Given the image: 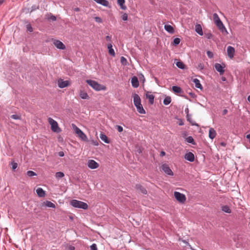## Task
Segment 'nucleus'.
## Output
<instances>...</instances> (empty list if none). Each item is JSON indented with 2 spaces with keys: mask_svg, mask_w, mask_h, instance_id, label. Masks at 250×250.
Instances as JSON below:
<instances>
[{
  "mask_svg": "<svg viewBox=\"0 0 250 250\" xmlns=\"http://www.w3.org/2000/svg\"><path fill=\"white\" fill-rule=\"evenodd\" d=\"M90 250H97V247L96 244H93L91 246H90Z\"/></svg>",
  "mask_w": 250,
  "mask_h": 250,
  "instance_id": "nucleus-39",
  "label": "nucleus"
},
{
  "mask_svg": "<svg viewBox=\"0 0 250 250\" xmlns=\"http://www.w3.org/2000/svg\"><path fill=\"white\" fill-rule=\"evenodd\" d=\"M162 170L167 175L172 176L173 173L167 164H164L162 166Z\"/></svg>",
  "mask_w": 250,
  "mask_h": 250,
  "instance_id": "nucleus-9",
  "label": "nucleus"
},
{
  "mask_svg": "<svg viewBox=\"0 0 250 250\" xmlns=\"http://www.w3.org/2000/svg\"><path fill=\"white\" fill-rule=\"evenodd\" d=\"M58 155L60 157H63L64 155V152L63 151H60L58 153Z\"/></svg>",
  "mask_w": 250,
  "mask_h": 250,
  "instance_id": "nucleus-48",
  "label": "nucleus"
},
{
  "mask_svg": "<svg viewBox=\"0 0 250 250\" xmlns=\"http://www.w3.org/2000/svg\"><path fill=\"white\" fill-rule=\"evenodd\" d=\"M72 127L77 136L83 141H88V138L86 135L75 124H72Z\"/></svg>",
  "mask_w": 250,
  "mask_h": 250,
  "instance_id": "nucleus-3",
  "label": "nucleus"
},
{
  "mask_svg": "<svg viewBox=\"0 0 250 250\" xmlns=\"http://www.w3.org/2000/svg\"><path fill=\"white\" fill-rule=\"evenodd\" d=\"M146 98L149 100V102L151 104H153L154 103V96L152 94H149L148 93L146 94Z\"/></svg>",
  "mask_w": 250,
  "mask_h": 250,
  "instance_id": "nucleus-24",
  "label": "nucleus"
},
{
  "mask_svg": "<svg viewBox=\"0 0 250 250\" xmlns=\"http://www.w3.org/2000/svg\"><path fill=\"white\" fill-rule=\"evenodd\" d=\"M17 167V164L16 163H13L12 164V168L13 169H15Z\"/></svg>",
  "mask_w": 250,
  "mask_h": 250,
  "instance_id": "nucleus-47",
  "label": "nucleus"
},
{
  "mask_svg": "<svg viewBox=\"0 0 250 250\" xmlns=\"http://www.w3.org/2000/svg\"><path fill=\"white\" fill-rule=\"evenodd\" d=\"M87 166L91 169H95L99 167V165L93 160H89L87 162Z\"/></svg>",
  "mask_w": 250,
  "mask_h": 250,
  "instance_id": "nucleus-10",
  "label": "nucleus"
},
{
  "mask_svg": "<svg viewBox=\"0 0 250 250\" xmlns=\"http://www.w3.org/2000/svg\"><path fill=\"white\" fill-rule=\"evenodd\" d=\"M235 49L234 47L229 46L227 48V54L229 58L232 59L234 57Z\"/></svg>",
  "mask_w": 250,
  "mask_h": 250,
  "instance_id": "nucleus-12",
  "label": "nucleus"
},
{
  "mask_svg": "<svg viewBox=\"0 0 250 250\" xmlns=\"http://www.w3.org/2000/svg\"><path fill=\"white\" fill-rule=\"evenodd\" d=\"M70 204L74 208H83V209H86L88 208V205L86 203L77 200H72L70 202Z\"/></svg>",
  "mask_w": 250,
  "mask_h": 250,
  "instance_id": "nucleus-4",
  "label": "nucleus"
},
{
  "mask_svg": "<svg viewBox=\"0 0 250 250\" xmlns=\"http://www.w3.org/2000/svg\"><path fill=\"white\" fill-rule=\"evenodd\" d=\"M207 54L209 58H212L213 57V53L210 51H208Z\"/></svg>",
  "mask_w": 250,
  "mask_h": 250,
  "instance_id": "nucleus-38",
  "label": "nucleus"
},
{
  "mask_svg": "<svg viewBox=\"0 0 250 250\" xmlns=\"http://www.w3.org/2000/svg\"><path fill=\"white\" fill-rule=\"evenodd\" d=\"M50 19L51 20L53 21H56V17H55V16H51L50 17Z\"/></svg>",
  "mask_w": 250,
  "mask_h": 250,
  "instance_id": "nucleus-51",
  "label": "nucleus"
},
{
  "mask_svg": "<svg viewBox=\"0 0 250 250\" xmlns=\"http://www.w3.org/2000/svg\"><path fill=\"white\" fill-rule=\"evenodd\" d=\"M96 21L98 22H101L102 21V19L99 17H96L95 18Z\"/></svg>",
  "mask_w": 250,
  "mask_h": 250,
  "instance_id": "nucleus-46",
  "label": "nucleus"
},
{
  "mask_svg": "<svg viewBox=\"0 0 250 250\" xmlns=\"http://www.w3.org/2000/svg\"><path fill=\"white\" fill-rule=\"evenodd\" d=\"M183 125V124H182V123H180V125Z\"/></svg>",
  "mask_w": 250,
  "mask_h": 250,
  "instance_id": "nucleus-62",
  "label": "nucleus"
},
{
  "mask_svg": "<svg viewBox=\"0 0 250 250\" xmlns=\"http://www.w3.org/2000/svg\"><path fill=\"white\" fill-rule=\"evenodd\" d=\"M68 250H75V247L74 246H69L68 247Z\"/></svg>",
  "mask_w": 250,
  "mask_h": 250,
  "instance_id": "nucleus-49",
  "label": "nucleus"
},
{
  "mask_svg": "<svg viewBox=\"0 0 250 250\" xmlns=\"http://www.w3.org/2000/svg\"><path fill=\"white\" fill-rule=\"evenodd\" d=\"M100 137L102 141H103L105 143H107V144L109 143V141L108 140L105 134L101 133L100 134Z\"/></svg>",
  "mask_w": 250,
  "mask_h": 250,
  "instance_id": "nucleus-27",
  "label": "nucleus"
},
{
  "mask_svg": "<svg viewBox=\"0 0 250 250\" xmlns=\"http://www.w3.org/2000/svg\"><path fill=\"white\" fill-rule=\"evenodd\" d=\"M125 2V0H117L118 4L120 6L121 8L123 10H125L126 8V7L124 5Z\"/></svg>",
  "mask_w": 250,
  "mask_h": 250,
  "instance_id": "nucleus-25",
  "label": "nucleus"
},
{
  "mask_svg": "<svg viewBox=\"0 0 250 250\" xmlns=\"http://www.w3.org/2000/svg\"><path fill=\"white\" fill-rule=\"evenodd\" d=\"M164 28L169 33L173 34L174 32V28L170 25H165Z\"/></svg>",
  "mask_w": 250,
  "mask_h": 250,
  "instance_id": "nucleus-22",
  "label": "nucleus"
},
{
  "mask_svg": "<svg viewBox=\"0 0 250 250\" xmlns=\"http://www.w3.org/2000/svg\"><path fill=\"white\" fill-rule=\"evenodd\" d=\"M121 62L123 63V64H124L125 63V62H126V59L124 57H122L121 58Z\"/></svg>",
  "mask_w": 250,
  "mask_h": 250,
  "instance_id": "nucleus-45",
  "label": "nucleus"
},
{
  "mask_svg": "<svg viewBox=\"0 0 250 250\" xmlns=\"http://www.w3.org/2000/svg\"><path fill=\"white\" fill-rule=\"evenodd\" d=\"M49 124L51 125V130L55 132H59L61 129L58 126L57 122L52 118L49 117L48 119Z\"/></svg>",
  "mask_w": 250,
  "mask_h": 250,
  "instance_id": "nucleus-5",
  "label": "nucleus"
},
{
  "mask_svg": "<svg viewBox=\"0 0 250 250\" xmlns=\"http://www.w3.org/2000/svg\"><path fill=\"white\" fill-rule=\"evenodd\" d=\"M181 40L178 38H176L174 39L173 42V45L174 46L177 45L180 42Z\"/></svg>",
  "mask_w": 250,
  "mask_h": 250,
  "instance_id": "nucleus-35",
  "label": "nucleus"
},
{
  "mask_svg": "<svg viewBox=\"0 0 250 250\" xmlns=\"http://www.w3.org/2000/svg\"><path fill=\"white\" fill-rule=\"evenodd\" d=\"M86 82L95 90L100 91L104 90L106 89V87L105 86L100 84L95 81L87 80L86 81Z\"/></svg>",
  "mask_w": 250,
  "mask_h": 250,
  "instance_id": "nucleus-2",
  "label": "nucleus"
},
{
  "mask_svg": "<svg viewBox=\"0 0 250 250\" xmlns=\"http://www.w3.org/2000/svg\"><path fill=\"white\" fill-rule=\"evenodd\" d=\"M187 117L188 120L189 121V117H190V116H189V114H188L187 115Z\"/></svg>",
  "mask_w": 250,
  "mask_h": 250,
  "instance_id": "nucleus-58",
  "label": "nucleus"
},
{
  "mask_svg": "<svg viewBox=\"0 0 250 250\" xmlns=\"http://www.w3.org/2000/svg\"><path fill=\"white\" fill-rule=\"evenodd\" d=\"M54 45L58 49L64 50L65 49V46L64 44L61 41L59 40H55L54 42Z\"/></svg>",
  "mask_w": 250,
  "mask_h": 250,
  "instance_id": "nucleus-11",
  "label": "nucleus"
},
{
  "mask_svg": "<svg viewBox=\"0 0 250 250\" xmlns=\"http://www.w3.org/2000/svg\"><path fill=\"white\" fill-rule=\"evenodd\" d=\"M197 68L200 70H202L204 69V65L202 63H199L198 65Z\"/></svg>",
  "mask_w": 250,
  "mask_h": 250,
  "instance_id": "nucleus-43",
  "label": "nucleus"
},
{
  "mask_svg": "<svg viewBox=\"0 0 250 250\" xmlns=\"http://www.w3.org/2000/svg\"><path fill=\"white\" fill-rule=\"evenodd\" d=\"M220 145H221V146H226V144L225 142H221L220 143Z\"/></svg>",
  "mask_w": 250,
  "mask_h": 250,
  "instance_id": "nucleus-55",
  "label": "nucleus"
},
{
  "mask_svg": "<svg viewBox=\"0 0 250 250\" xmlns=\"http://www.w3.org/2000/svg\"><path fill=\"white\" fill-rule=\"evenodd\" d=\"M214 68L217 71L220 75H223L225 72V67L226 65L225 63L220 64L218 63H216L214 65Z\"/></svg>",
  "mask_w": 250,
  "mask_h": 250,
  "instance_id": "nucleus-7",
  "label": "nucleus"
},
{
  "mask_svg": "<svg viewBox=\"0 0 250 250\" xmlns=\"http://www.w3.org/2000/svg\"><path fill=\"white\" fill-rule=\"evenodd\" d=\"M228 113V110L225 109L223 111V114L225 115Z\"/></svg>",
  "mask_w": 250,
  "mask_h": 250,
  "instance_id": "nucleus-53",
  "label": "nucleus"
},
{
  "mask_svg": "<svg viewBox=\"0 0 250 250\" xmlns=\"http://www.w3.org/2000/svg\"><path fill=\"white\" fill-rule=\"evenodd\" d=\"M64 174L63 172H57L56 173V175H55V176L57 178H62L63 177H64Z\"/></svg>",
  "mask_w": 250,
  "mask_h": 250,
  "instance_id": "nucleus-34",
  "label": "nucleus"
},
{
  "mask_svg": "<svg viewBox=\"0 0 250 250\" xmlns=\"http://www.w3.org/2000/svg\"><path fill=\"white\" fill-rule=\"evenodd\" d=\"M215 24L221 32H225L226 33H228V31L221 21L218 22L216 23Z\"/></svg>",
  "mask_w": 250,
  "mask_h": 250,
  "instance_id": "nucleus-15",
  "label": "nucleus"
},
{
  "mask_svg": "<svg viewBox=\"0 0 250 250\" xmlns=\"http://www.w3.org/2000/svg\"><path fill=\"white\" fill-rule=\"evenodd\" d=\"M165 154H166L165 152L163 151H161L160 153V156H164L165 155Z\"/></svg>",
  "mask_w": 250,
  "mask_h": 250,
  "instance_id": "nucleus-54",
  "label": "nucleus"
},
{
  "mask_svg": "<svg viewBox=\"0 0 250 250\" xmlns=\"http://www.w3.org/2000/svg\"><path fill=\"white\" fill-rule=\"evenodd\" d=\"M193 82L194 83L195 87L200 89H202V86L200 83V81L195 78L193 80Z\"/></svg>",
  "mask_w": 250,
  "mask_h": 250,
  "instance_id": "nucleus-23",
  "label": "nucleus"
},
{
  "mask_svg": "<svg viewBox=\"0 0 250 250\" xmlns=\"http://www.w3.org/2000/svg\"><path fill=\"white\" fill-rule=\"evenodd\" d=\"M172 89V91L175 93H180L182 91L181 88L177 86H173Z\"/></svg>",
  "mask_w": 250,
  "mask_h": 250,
  "instance_id": "nucleus-26",
  "label": "nucleus"
},
{
  "mask_svg": "<svg viewBox=\"0 0 250 250\" xmlns=\"http://www.w3.org/2000/svg\"><path fill=\"white\" fill-rule=\"evenodd\" d=\"M174 196L176 200L180 203L184 204L186 201V197L185 194L178 191L174 192Z\"/></svg>",
  "mask_w": 250,
  "mask_h": 250,
  "instance_id": "nucleus-6",
  "label": "nucleus"
},
{
  "mask_svg": "<svg viewBox=\"0 0 250 250\" xmlns=\"http://www.w3.org/2000/svg\"><path fill=\"white\" fill-rule=\"evenodd\" d=\"M57 84L60 88H63L69 86L70 84V82L69 81H63L62 79L58 80Z\"/></svg>",
  "mask_w": 250,
  "mask_h": 250,
  "instance_id": "nucleus-8",
  "label": "nucleus"
},
{
  "mask_svg": "<svg viewBox=\"0 0 250 250\" xmlns=\"http://www.w3.org/2000/svg\"><path fill=\"white\" fill-rule=\"evenodd\" d=\"M171 99L170 97L167 96L164 100L163 103L165 105H168L171 103Z\"/></svg>",
  "mask_w": 250,
  "mask_h": 250,
  "instance_id": "nucleus-29",
  "label": "nucleus"
},
{
  "mask_svg": "<svg viewBox=\"0 0 250 250\" xmlns=\"http://www.w3.org/2000/svg\"><path fill=\"white\" fill-rule=\"evenodd\" d=\"M135 188L137 191L139 193H141L144 194H146L147 193V191L146 188L140 184L136 185Z\"/></svg>",
  "mask_w": 250,
  "mask_h": 250,
  "instance_id": "nucleus-13",
  "label": "nucleus"
},
{
  "mask_svg": "<svg viewBox=\"0 0 250 250\" xmlns=\"http://www.w3.org/2000/svg\"><path fill=\"white\" fill-rule=\"evenodd\" d=\"M36 193L40 197H43L45 195V191L41 188H39L36 189Z\"/></svg>",
  "mask_w": 250,
  "mask_h": 250,
  "instance_id": "nucleus-17",
  "label": "nucleus"
},
{
  "mask_svg": "<svg viewBox=\"0 0 250 250\" xmlns=\"http://www.w3.org/2000/svg\"><path fill=\"white\" fill-rule=\"evenodd\" d=\"M216 135V131L213 128H210L209 130L208 136L211 139H213Z\"/></svg>",
  "mask_w": 250,
  "mask_h": 250,
  "instance_id": "nucleus-18",
  "label": "nucleus"
},
{
  "mask_svg": "<svg viewBox=\"0 0 250 250\" xmlns=\"http://www.w3.org/2000/svg\"><path fill=\"white\" fill-rule=\"evenodd\" d=\"M112 37L111 36L107 35L105 37V40L107 42H110L111 40Z\"/></svg>",
  "mask_w": 250,
  "mask_h": 250,
  "instance_id": "nucleus-44",
  "label": "nucleus"
},
{
  "mask_svg": "<svg viewBox=\"0 0 250 250\" xmlns=\"http://www.w3.org/2000/svg\"><path fill=\"white\" fill-rule=\"evenodd\" d=\"M131 84L134 88H137L139 86V83L138 78L136 76H134L131 79Z\"/></svg>",
  "mask_w": 250,
  "mask_h": 250,
  "instance_id": "nucleus-16",
  "label": "nucleus"
},
{
  "mask_svg": "<svg viewBox=\"0 0 250 250\" xmlns=\"http://www.w3.org/2000/svg\"><path fill=\"white\" fill-rule=\"evenodd\" d=\"M92 144L94 145V146H98L99 144H98V142L97 141H92Z\"/></svg>",
  "mask_w": 250,
  "mask_h": 250,
  "instance_id": "nucleus-52",
  "label": "nucleus"
},
{
  "mask_svg": "<svg viewBox=\"0 0 250 250\" xmlns=\"http://www.w3.org/2000/svg\"><path fill=\"white\" fill-rule=\"evenodd\" d=\"M74 10L76 12H79L80 10V8L78 7L75 8Z\"/></svg>",
  "mask_w": 250,
  "mask_h": 250,
  "instance_id": "nucleus-56",
  "label": "nucleus"
},
{
  "mask_svg": "<svg viewBox=\"0 0 250 250\" xmlns=\"http://www.w3.org/2000/svg\"><path fill=\"white\" fill-rule=\"evenodd\" d=\"M225 80H226L225 78H223V80L225 81Z\"/></svg>",
  "mask_w": 250,
  "mask_h": 250,
  "instance_id": "nucleus-60",
  "label": "nucleus"
},
{
  "mask_svg": "<svg viewBox=\"0 0 250 250\" xmlns=\"http://www.w3.org/2000/svg\"><path fill=\"white\" fill-rule=\"evenodd\" d=\"M188 112H189L188 108H187L185 109V112L188 114Z\"/></svg>",
  "mask_w": 250,
  "mask_h": 250,
  "instance_id": "nucleus-57",
  "label": "nucleus"
},
{
  "mask_svg": "<svg viewBox=\"0 0 250 250\" xmlns=\"http://www.w3.org/2000/svg\"><path fill=\"white\" fill-rule=\"evenodd\" d=\"M246 138L248 139V142L250 143V134H247Z\"/></svg>",
  "mask_w": 250,
  "mask_h": 250,
  "instance_id": "nucleus-50",
  "label": "nucleus"
},
{
  "mask_svg": "<svg viewBox=\"0 0 250 250\" xmlns=\"http://www.w3.org/2000/svg\"><path fill=\"white\" fill-rule=\"evenodd\" d=\"M26 28H27V30L28 31H29V32H32L33 31V28L31 27L30 24H27L26 25Z\"/></svg>",
  "mask_w": 250,
  "mask_h": 250,
  "instance_id": "nucleus-41",
  "label": "nucleus"
},
{
  "mask_svg": "<svg viewBox=\"0 0 250 250\" xmlns=\"http://www.w3.org/2000/svg\"><path fill=\"white\" fill-rule=\"evenodd\" d=\"M27 175L29 177H33L34 176H36L37 174L33 171L29 170L27 172Z\"/></svg>",
  "mask_w": 250,
  "mask_h": 250,
  "instance_id": "nucleus-36",
  "label": "nucleus"
},
{
  "mask_svg": "<svg viewBox=\"0 0 250 250\" xmlns=\"http://www.w3.org/2000/svg\"><path fill=\"white\" fill-rule=\"evenodd\" d=\"M133 97V103L137 108V111L140 114H145L146 111L141 104V100L139 96L137 94H134Z\"/></svg>",
  "mask_w": 250,
  "mask_h": 250,
  "instance_id": "nucleus-1",
  "label": "nucleus"
},
{
  "mask_svg": "<svg viewBox=\"0 0 250 250\" xmlns=\"http://www.w3.org/2000/svg\"><path fill=\"white\" fill-rule=\"evenodd\" d=\"M176 64L179 68L184 69L185 68V64L182 62H177Z\"/></svg>",
  "mask_w": 250,
  "mask_h": 250,
  "instance_id": "nucleus-32",
  "label": "nucleus"
},
{
  "mask_svg": "<svg viewBox=\"0 0 250 250\" xmlns=\"http://www.w3.org/2000/svg\"><path fill=\"white\" fill-rule=\"evenodd\" d=\"M185 158L187 160L192 162L194 160V155L192 152H189L185 154Z\"/></svg>",
  "mask_w": 250,
  "mask_h": 250,
  "instance_id": "nucleus-14",
  "label": "nucleus"
},
{
  "mask_svg": "<svg viewBox=\"0 0 250 250\" xmlns=\"http://www.w3.org/2000/svg\"><path fill=\"white\" fill-rule=\"evenodd\" d=\"M183 125V124H182V123H180V125Z\"/></svg>",
  "mask_w": 250,
  "mask_h": 250,
  "instance_id": "nucleus-61",
  "label": "nucleus"
},
{
  "mask_svg": "<svg viewBox=\"0 0 250 250\" xmlns=\"http://www.w3.org/2000/svg\"><path fill=\"white\" fill-rule=\"evenodd\" d=\"M11 117L12 119H15V120H18V119H21V116H19L18 115H17V114L12 115H11Z\"/></svg>",
  "mask_w": 250,
  "mask_h": 250,
  "instance_id": "nucleus-37",
  "label": "nucleus"
},
{
  "mask_svg": "<svg viewBox=\"0 0 250 250\" xmlns=\"http://www.w3.org/2000/svg\"><path fill=\"white\" fill-rule=\"evenodd\" d=\"M3 2V0H0V5Z\"/></svg>",
  "mask_w": 250,
  "mask_h": 250,
  "instance_id": "nucleus-59",
  "label": "nucleus"
},
{
  "mask_svg": "<svg viewBox=\"0 0 250 250\" xmlns=\"http://www.w3.org/2000/svg\"><path fill=\"white\" fill-rule=\"evenodd\" d=\"M117 129L119 132H121L123 130V128L120 125H117Z\"/></svg>",
  "mask_w": 250,
  "mask_h": 250,
  "instance_id": "nucleus-42",
  "label": "nucleus"
},
{
  "mask_svg": "<svg viewBox=\"0 0 250 250\" xmlns=\"http://www.w3.org/2000/svg\"><path fill=\"white\" fill-rule=\"evenodd\" d=\"M222 210L225 212L230 213L231 212V209L228 206H224L222 207Z\"/></svg>",
  "mask_w": 250,
  "mask_h": 250,
  "instance_id": "nucleus-30",
  "label": "nucleus"
},
{
  "mask_svg": "<svg viewBox=\"0 0 250 250\" xmlns=\"http://www.w3.org/2000/svg\"><path fill=\"white\" fill-rule=\"evenodd\" d=\"M80 96L82 99H89V96L87 93L83 90H80L79 92Z\"/></svg>",
  "mask_w": 250,
  "mask_h": 250,
  "instance_id": "nucleus-20",
  "label": "nucleus"
},
{
  "mask_svg": "<svg viewBox=\"0 0 250 250\" xmlns=\"http://www.w3.org/2000/svg\"><path fill=\"white\" fill-rule=\"evenodd\" d=\"M43 204L45 205V206L49 207V208H55V205L54 204L52 203L50 201H46L43 203Z\"/></svg>",
  "mask_w": 250,
  "mask_h": 250,
  "instance_id": "nucleus-28",
  "label": "nucleus"
},
{
  "mask_svg": "<svg viewBox=\"0 0 250 250\" xmlns=\"http://www.w3.org/2000/svg\"><path fill=\"white\" fill-rule=\"evenodd\" d=\"M213 20L215 23L221 21L218 15L216 13H214L213 15Z\"/></svg>",
  "mask_w": 250,
  "mask_h": 250,
  "instance_id": "nucleus-31",
  "label": "nucleus"
},
{
  "mask_svg": "<svg viewBox=\"0 0 250 250\" xmlns=\"http://www.w3.org/2000/svg\"><path fill=\"white\" fill-rule=\"evenodd\" d=\"M107 47L108 50L109 54L111 56L114 57L115 56V53L114 49L112 48V44L111 43H109L107 44Z\"/></svg>",
  "mask_w": 250,
  "mask_h": 250,
  "instance_id": "nucleus-19",
  "label": "nucleus"
},
{
  "mask_svg": "<svg viewBox=\"0 0 250 250\" xmlns=\"http://www.w3.org/2000/svg\"><path fill=\"white\" fill-rule=\"evenodd\" d=\"M195 31L200 35H203L202 28L200 24H197L195 26Z\"/></svg>",
  "mask_w": 250,
  "mask_h": 250,
  "instance_id": "nucleus-21",
  "label": "nucleus"
},
{
  "mask_svg": "<svg viewBox=\"0 0 250 250\" xmlns=\"http://www.w3.org/2000/svg\"><path fill=\"white\" fill-rule=\"evenodd\" d=\"M122 20H124V21H127V18H128V16H127V14H126V13H124L122 17Z\"/></svg>",
  "mask_w": 250,
  "mask_h": 250,
  "instance_id": "nucleus-40",
  "label": "nucleus"
},
{
  "mask_svg": "<svg viewBox=\"0 0 250 250\" xmlns=\"http://www.w3.org/2000/svg\"><path fill=\"white\" fill-rule=\"evenodd\" d=\"M186 141L188 143H191L193 145L195 144L193 138L191 136H189L186 138Z\"/></svg>",
  "mask_w": 250,
  "mask_h": 250,
  "instance_id": "nucleus-33",
  "label": "nucleus"
}]
</instances>
